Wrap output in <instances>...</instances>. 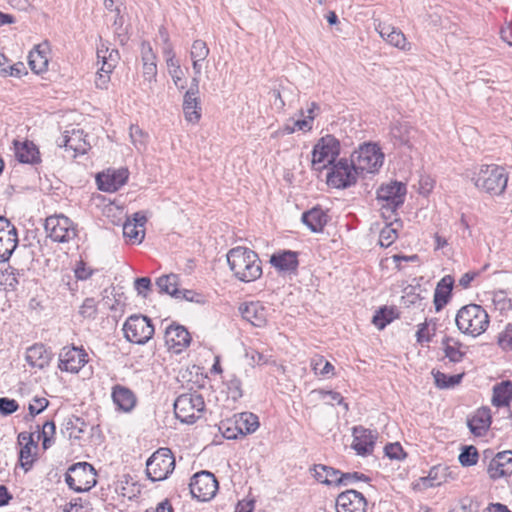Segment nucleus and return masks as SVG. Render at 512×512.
Returning a JSON list of instances; mask_svg holds the SVG:
<instances>
[{
    "label": "nucleus",
    "instance_id": "obj_1",
    "mask_svg": "<svg viewBox=\"0 0 512 512\" xmlns=\"http://www.w3.org/2000/svg\"><path fill=\"white\" fill-rule=\"evenodd\" d=\"M227 262L234 276L242 282H253L262 275L261 260L246 247H235L227 253Z\"/></svg>",
    "mask_w": 512,
    "mask_h": 512
},
{
    "label": "nucleus",
    "instance_id": "obj_2",
    "mask_svg": "<svg viewBox=\"0 0 512 512\" xmlns=\"http://www.w3.org/2000/svg\"><path fill=\"white\" fill-rule=\"evenodd\" d=\"M457 329L464 335L476 338L482 335L490 324L487 311L478 304L461 307L455 316Z\"/></svg>",
    "mask_w": 512,
    "mask_h": 512
},
{
    "label": "nucleus",
    "instance_id": "obj_3",
    "mask_svg": "<svg viewBox=\"0 0 512 512\" xmlns=\"http://www.w3.org/2000/svg\"><path fill=\"white\" fill-rule=\"evenodd\" d=\"M471 181L480 191L490 195H501L507 187L508 174L501 166L481 165L473 172Z\"/></svg>",
    "mask_w": 512,
    "mask_h": 512
},
{
    "label": "nucleus",
    "instance_id": "obj_4",
    "mask_svg": "<svg viewBox=\"0 0 512 512\" xmlns=\"http://www.w3.org/2000/svg\"><path fill=\"white\" fill-rule=\"evenodd\" d=\"M205 409L204 398L197 392L184 393L174 402L176 417L183 423L192 424L202 417Z\"/></svg>",
    "mask_w": 512,
    "mask_h": 512
},
{
    "label": "nucleus",
    "instance_id": "obj_5",
    "mask_svg": "<svg viewBox=\"0 0 512 512\" xmlns=\"http://www.w3.org/2000/svg\"><path fill=\"white\" fill-rule=\"evenodd\" d=\"M351 161L359 173H375L383 165L384 154L374 143H364L351 154Z\"/></svg>",
    "mask_w": 512,
    "mask_h": 512
},
{
    "label": "nucleus",
    "instance_id": "obj_6",
    "mask_svg": "<svg viewBox=\"0 0 512 512\" xmlns=\"http://www.w3.org/2000/svg\"><path fill=\"white\" fill-rule=\"evenodd\" d=\"M175 468V458L169 448H160L146 462V473L152 481L166 479Z\"/></svg>",
    "mask_w": 512,
    "mask_h": 512
},
{
    "label": "nucleus",
    "instance_id": "obj_7",
    "mask_svg": "<svg viewBox=\"0 0 512 512\" xmlns=\"http://www.w3.org/2000/svg\"><path fill=\"white\" fill-rule=\"evenodd\" d=\"M65 481L75 492H85L96 485V474L92 465L87 462H79L68 469Z\"/></svg>",
    "mask_w": 512,
    "mask_h": 512
},
{
    "label": "nucleus",
    "instance_id": "obj_8",
    "mask_svg": "<svg viewBox=\"0 0 512 512\" xmlns=\"http://www.w3.org/2000/svg\"><path fill=\"white\" fill-rule=\"evenodd\" d=\"M339 153V141L332 135H326L320 138L313 147L312 166L317 170H322L327 165L334 164Z\"/></svg>",
    "mask_w": 512,
    "mask_h": 512
},
{
    "label": "nucleus",
    "instance_id": "obj_9",
    "mask_svg": "<svg viewBox=\"0 0 512 512\" xmlns=\"http://www.w3.org/2000/svg\"><path fill=\"white\" fill-rule=\"evenodd\" d=\"M123 331L129 342L142 345L152 338L154 326L146 316L131 315L125 321Z\"/></svg>",
    "mask_w": 512,
    "mask_h": 512
},
{
    "label": "nucleus",
    "instance_id": "obj_10",
    "mask_svg": "<svg viewBox=\"0 0 512 512\" xmlns=\"http://www.w3.org/2000/svg\"><path fill=\"white\" fill-rule=\"evenodd\" d=\"M359 172L347 159L334 163L327 174V184L336 189H345L356 184Z\"/></svg>",
    "mask_w": 512,
    "mask_h": 512
},
{
    "label": "nucleus",
    "instance_id": "obj_11",
    "mask_svg": "<svg viewBox=\"0 0 512 512\" xmlns=\"http://www.w3.org/2000/svg\"><path fill=\"white\" fill-rule=\"evenodd\" d=\"M406 195V186L401 182H391L382 185L377 190V201L383 210L387 212H395L403 205Z\"/></svg>",
    "mask_w": 512,
    "mask_h": 512
},
{
    "label": "nucleus",
    "instance_id": "obj_12",
    "mask_svg": "<svg viewBox=\"0 0 512 512\" xmlns=\"http://www.w3.org/2000/svg\"><path fill=\"white\" fill-rule=\"evenodd\" d=\"M190 493L193 498L205 502L211 500L218 490V481L215 476L208 471H201L191 478Z\"/></svg>",
    "mask_w": 512,
    "mask_h": 512
},
{
    "label": "nucleus",
    "instance_id": "obj_13",
    "mask_svg": "<svg viewBox=\"0 0 512 512\" xmlns=\"http://www.w3.org/2000/svg\"><path fill=\"white\" fill-rule=\"evenodd\" d=\"M45 230L54 241L65 243L76 236V228L73 222L64 215L50 216L45 221Z\"/></svg>",
    "mask_w": 512,
    "mask_h": 512
},
{
    "label": "nucleus",
    "instance_id": "obj_14",
    "mask_svg": "<svg viewBox=\"0 0 512 512\" xmlns=\"http://www.w3.org/2000/svg\"><path fill=\"white\" fill-rule=\"evenodd\" d=\"M87 362L88 354L84 349L66 346L59 353L58 367L61 371L78 373Z\"/></svg>",
    "mask_w": 512,
    "mask_h": 512
},
{
    "label": "nucleus",
    "instance_id": "obj_15",
    "mask_svg": "<svg viewBox=\"0 0 512 512\" xmlns=\"http://www.w3.org/2000/svg\"><path fill=\"white\" fill-rule=\"evenodd\" d=\"M336 509L337 512H366L367 500L356 490H346L338 495Z\"/></svg>",
    "mask_w": 512,
    "mask_h": 512
},
{
    "label": "nucleus",
    "instance_id": "obj_16",
    "mask_svg": "<svg viewBox=\"0 0 512 512\" xmlns=\"http://www.w3.org/2000/svg\"><path fill=\"white\" fill-rule=\"evenodd\" d=\"M164 339L168 349L176 354L181 353L191 342L190 333L181 325H169L165 329Z\"/></svg>",
    "mask_w": 512,
    "mask_h": 512
},
{
    "label": "nucleus",
    "instance_id": "obj_17",
    "mask_svg": "<svg viewBox=\"0 0 512 512\" xmlns=\"http://www.w3.org/2000/svg\"><path fill=\"white\" fill-rule=\"evenodd\" d=\"M377 433L362 426L353 428L352 448L357 455L367 456L373 453Z\"/></svg>",
    "mask_w": 512,
    "mask_h": 512
},
{
    "label": "nucleus",
    "instance_id": "obj_18",
    "mask_svg": "<svg viewBox=\"0 0 512 512\" xmlns=\"http://www.w3.org/2000/svg\"><path fill=\"white\" fill-rule=\"evenodd\" d=\"M269 262L280 274L296 273L299 266L298 252L279 250L271 255Z\"/></svg>",
    "mask_w": 512,
    "mask_h": 512
},
{
    "label": "nucleus",
    "instance_id": "obj_19",
    "mask_svg": "<svg viewBox=\"0 0 512 512\" xmlns=\"http://www.w3.org/2000/svg\"><path fill=\"white\" fill-rule=\"evenodd\" d=\"M128 176L129 172L125 168L99 174L96 178L98 188L105 192H115L126 183Z\"/></svg>",
    "mask_w": 512,
    "mask_h": 512
},
{
    "label": "nucleus",
    "instance_id": "obj_20",
    "mask_svg": "<svg viewBox=\"0 0 512 512\" xmlns=\"http://www.w3.org/2000/svg\"><path fill=\"white\" fill-rule=\"evenodd\" d=\"M488 474L492 479H499L512 474V451L499 452L490 461Z\"/></svg>",
    "mask_w": 512,
    "mask_h": 512
},
{
    "label": "nucleus",
    "instance_id": "obj_21",
    "mask_svg": "<svg viewBox=\"0 0 512 512\" xmlns=\"http://www.w3.org/2000/svg\"><path fill=\"white\" fill-rule=\"evenodd\" d=\"M147 222L146 215L136 212L132 219H127L123 224V235L133 243H141L144 239V225Z\"/></svg>",
    "mask_w": 512,
    "mask_h": 512
},
{
    "label": "nucleus",
    "instance_id": "obj_22",
    "mask_svg": "<svg viewBox=\"0 0 512 512\" xmlns=\"http://www.w3.org/2000/svg\"><path fill=\"white\" fill-rule=\"evenodd\" d=\"M111 397L118 410L125 413L131 412L137 404L135 393L128 387L120 384L112 387Z\"/></svg>",
    "mask_w": 512,
    "mask_h": 512
},
{
    "label": "nucleus",
    "instance_id": "obj_23",
    "mask_svg": "<svg viewBox=\"0 0 512 512\" xmlns=\"http://www.w3.org/2000/svg\"><path fill=\"white\" fill-rule=\"evenodd\" d=\"M199 88L190 87L183 99V113L186 121L196 124L201 118L200 100L197 96Z\"/></svg>",
    "mask_w": 512,
    "mask_h": 512
},
{
    "label": "nucleus",
    "instance_id": "obj_24",
    "mask_svg": "<svg viewBox=\"0 0 512 512\" xmlns=\"http://www.w3.org/2000/svg\"><path fill=\"white\" fill-rule=\"evenodd\" d=\"M416 130L406 121H396L391 125L390 136L395 145L412 148L411 140Z\"/></svg>",
    "mask_w": 512,
    "mask_h": 512
},
{
    "label": "nucleus",
    "instance_id": "obj_25",
    "mask_svg": "<svg viewBox=\"0 0 512 512\" xmlns=\"http://www.w3.org/2000/svg\"><path fill=\"white\" fill-rule=\"evenodd\" d=\"M50 46L42 42L29 53L28 62L32 71L39 74L47 70L49 63Z\"/></svg>",
    "mask_w": 512,
    "mask_h": 512
},
{
    "label": "nucleus",
    "instance_id": "obj_26",
    "mask_svg": "<svg viewBox=\"0 0 512 512\" xmlns=\"http://www.w3.org/2000/svg\"><path fill=\"white\" fill-rule=\"evenodd\" d=\"M83 132L81 130L66 131L65 134L57 140L59 147H65L72 150L76 156L77 154H84L87 151L88 144L82 138Z\"/></svg>",
    "mask_w": 512,
    "mask_h": 512
},
{
    "label": "nucleus",
    "instance_id": "obj_27",
    "mask_svg": "<svg viewBox=\"0 0 512 512\" xmlns=\"http://www.w3.org/2000/svg\"><path fill=\"white\" fill-rule=\"evenodd\" d=\"M454 285V278L451 275L444 276L437 284L434 291L433 303L436 311H440L450 300Z\"/></svg>",
    "mask_w": 512,
    "mask_h": 512
},
{
    "label": "nucleus",
    "instance_id": "obj_28",
    "mask_svg": "<svg viewBox=\"0 0 512 512\" xmlns=\"http://www.w3.org/2000/svg\"><path fill=\"white\" fill-rule=\"evenodd\" d=\"M467 425L472 434L483 436L491 425V414L488 408L478 409L474 415L468 419Z\"/></svg>",
    "mask_w": 512,
    "mask_h": 512
},
{
    "label": "nucleus",
    "instance_id": "obj_29",
    "mask_svg": "<svg viewBox=\"0 0 512 512\" xmlns=\"http://www.w3.org/2000/svg\"><path fill=\"white\" fill-rule=\"evenodd\" d=\"M240 311L242 317L254 326L261 327L266 323V310L259 302H250L241 307Z\"/></svg>",
    "mask_w": 512,
    "mask_h": 512
},
{
    "label": "nucleus",
    "instance_id": "obj_30",
    "mask_svg": "<svg viewBox=\"0 0 512 512\" xmlns=\"http://www.w3.org/2000/svg\"><path fill=\"white\" fill-rule=\"evenodd\" d=\"M16 158L21 163L35 164L40 161V153L33 142H14Z\"/></svg>",
    "mask_w": 512,
    "mask_h": 512
},
{
    "label": "nucleus",
    "instance_id": "obj_31",
    "mask_svg": "<svg viewBox=\"0 0 512 512\" xmlns=\"http://www.w3.org/2000/svg\"><path fill=\"white\" fill-rule=\"evenodd\" d=\"M25 358L30 366L42 369L49 364L51 356L43 344H35L27 349Z\"/></svg>",
    "mask_w": 512,
    "mask_h": 512
},
{
    "label": "nucleus",
    "instance_id": "obj_32",
    "mask_svg": "<svg viewBox=\"0 0 512 512\" xmlns=\"http://www.w3.org/2000/svg\"><path fill=\"white\" fill-rule=\"evenodd\" d=\"M233 424L241 436L254 433L259 427L258 416L251 412H243L233 417Z\"/></svg>",
    "mask_w": 512,
    "mask_h": 512
},
{
    "label": "nucleus",
    "instance_id": "obj_33",
    "mask_svg": "<svg viewBox=\"0 0 512 512\" xmlns=\"http://www.w3.org/2000/svg\"><path fill=\"white\" fill-rule=\"evenodd\" d=\"M302 222L312 231L321 232L328 222V215L318 207L302 214Z\"/></svg>",
    "mask_w": 512,
    "mask_h": 512
},
{
    "label": "nucleus",
    "instance_id": "obj_34",
    "mask_svg": "<svg viewBox=\"0 0 512 512\" xmlns=\"http://www.w3.org/2000/svg\"><path fill=\"white\" fill-rule=\"evenodd\" d=\"M18 243L16 228L0 233V261H7Z\"/></svg>",
    "mask_w": 512,
    "mask_h": 512
},
{
    "label": "nucleus",
    "instance_id": "obj_35",
    "mask_svg": "<svg viewBox=\"0 0 512 512\" xmlns=\"http://www.w3.org/2000/svg\"><path fill=\"white\" fill-rule=\"evenodd\" d=\"M314 478L322 484L338 486V478L340 470L323 464L314 465L313 467Z\"/></svg>",
    "mask_w": 512,
    "mask_h": 512
},
{
    "label": "nucleus",
    "instance_id": "obj_36",
    "mask_svg": "<svg viewBox=\"0 0 512 512\" xmlns=\"http://www.w3.org/2000/svg\"><path fill=\"white\" fill-rule=\"evenodd\" d=\"M512 400V382L502 381L493 388L492 404L497 407L508 406Z\"/></svg>",
    "mask_w": 512,
    "mask_h": 512
},
{
    "label": "nucleus",
    "instance_id": "obj_37",
    "mask_svg": "<svg viewBox=\"0 0 512 512\" xmlns=\"http://www.w3.org/2000/svg\"><path fill=\"white\" fill-rule=\"evenodd\" d=\"M18 440L20 443L25 442V445L21 448L19 453V460L21 466L27 471L30 469L33 463V457L31 453V446H36L33 435L30 433L22 432L18 436Z\"/></svg>",
    "mask_w": 512,
    "mask_h": 512
},
{
    "label": "nucleus",
    "instance_id": "obj_38",
    "mask_svg": "<svg viewBox=\"0 0 512 512\" xmlns=\"http://www.w3.org/2000/svg\"><path fill=\"white\" fill-rule=\"evenodd\" d=\"M156 286L159 293H164L176 297L179 293V276L174 273L162 275L156 280Z\"/></svg>",
    "mask_w": 512,
    "mask_h": 512
},
{
    "label": "nucleus",
    "instance_id": "obj_39",
    "mask_svg": "<svg viewBox=\"0 0 512 512\" xmlns=\"http://www.w3.org/2000/svg\"><path fill=\"white\" fill-rule=\"evenodd\" d=\"M97 58L102 61L101 71L112 72L119 59V53L115 49H109L105 44L97 48Z\"/></svg>",
    "mask_w": 512,
    "mask_h": 512
},
{
    "label": "nucleus",
    "instance_id": "obj_40",
    "mask_svg": "<svg viewBox=\"0 0 512 512\" xmlns=\"http://www.w3.org/2000/svg\"><path fill=\"white\" fill-rule=\"evenodd\" d=\"M445 356L453 363L462 361L465 351L462 350L463 344L458 340L447 337L442 342Z\"/></svg>",
    "mask_w": 512,
    "mask_h": 512
},
{
    "label": "nucleus",
    "instance_id": "obj_41",
    "mask_svg": "<svg viewBox=\"0 0 512 512\" xmlns=\"http://www.w3.org/2000/svg\"><path fill=\"white\" fill-rule=\"evenodd\" d=\"M435 384L438 388L444 389V388H451L455 385L459 384L463 378V374H456V375H446L443 372L436 371L432 372Z\"/></svg>",
    "mask_w": 512,
    "mask_h": 512
},
{
    "label": "nucleus",
    "instance_id": "obj_42",
    "mask_svg": "<svg viewBox=\"0 0 512 512\" xmlns=\"http://www.w3.org/2000/svg\"><path fill=\"white\" fill-rule=\"evenodd\" d=\"M312 370L317 375L329 377L333 375L334 367L323 356H315L311 359Z\"/></svg>",
    "mask_w": 512,
    "mask_h": 512
},
{
    "label": "nucleus",
    "instance_id": "obj_43",
    "mask_svg": "<svg viewBox=\"0 0 512 512\" xmlns=\"http://www.w3.org/2000/svg\"><path fill=\"white\" fill-rule=\"evenodd\" d=\"M225 384L228 389V395L231 399L236 401L243 396L242 382L235 374L227 375Z\"/></svg>",
    "mask_w": 512,
    "mask_h": 512
},
{
    "label": "nucleus",
    "instance_id": "obj_44",
    "mask_svg": "<svg viewBox=\"0 0 512 512\" xmlns=\"http://www.w3.org/2000/svg\"><path fill=\"white\" fill-rule=\"evenodd\" d=\"M210 49L207 46L206 42L197 39L194 40L190 49V58L198 61H205L209 56Z\"/></svg>",
    "mask_w": 512,
    "mask_h": 512
},
{
    "label": "nucleus",
    "instance_id": "obj_45",
    "mask_svg": "<svg viewBox=\"0 0 512 512\" xmlns=\"http://www.w3.org/2000/svg\"><path fill=\"white\" fill-rule=\"evenodd\" d=\"M393 310L388 309L387 307L380 308L372 318V323L380 330L384 329L387 324H389L393 318Z\"/></svg>",
    "mask_w": 512,
    "mask_h": 512
},
{
    "label": "nucleus",
    "instance_id": "obj_46",
    "mask_svg": "<svg viewBox=\"0 0 512 512\" xmlns=\"http://www.w3.org/2000/svg\"><path fill=\"white\" fill-rule=\"evenodd\" d=\"M55 432L56 426L53 421H46L43 424L39 438H42V446L44 449H48L53 444Z\"/></svg>",
    "mask_w": 512,
    "mask_h": 512
},
{
    "label": "nucleus",
    "instance_id": "obj_47",
    "mask_svg": "<svg viewBox=\"0 0 512 512\" xmlns=\"http://www.w3.org/2000/svg\"><path fill=\"white\" fill-rule=\"evenodd\" d=\"M397 239V228L393 227V223L385 225L379 234V244L382 247H389Z\"/></svg>",
    "mask_w": 512,
    "mask_h": 512
},
{
    "label": "nucleus",
    "instance_id": "obj_48",
    "mask_svg": "<svg viewBox=\"0 0 512 512\" xmlns=\"http://www.w3.org/2000/svg\"><path fill=\"white\" fill-rule=\"evenodd\" d=\"M388 43L401 50L410 49V43L407 42L405 35L401 32V30L395 28L394 26L391 27Z\"/></svg>",
    "mask_w": 512,
    "mask_h": 512
},
{
    "label": "nucleus",
    "instance_id": "obj_49",
    "mask_svg": "<svg viewBox=\"0 0 512 512\" xmlns=\"http://www.w3.org/2000/svg\"><path fill=\"white\" fill-rule=\"evenodd\" d=\"M478 457L477 449L474 446H465L459 455V462L462 466H473L477 463Z\"/></svg>",
    "mask_w": 512,
    "mask_h": 512
},
{
    "label": "nucleus",
    "instance_id": "obj_50",
    "mask_svg": "<svg viewBox=\"0 0 512 512\" xmlns=\"http://www.w3.org/2000/svg\"><path fill=\"white\" fill-rule=\"evenodd\" d=\"M167 68H168V73L169 75L172 77L173 79V82L174 84L183 89L184 86L183 85H179V83L182 81L183 79V76H184V73H183V70L180 66V63L178 60H172V59H168L167 60Z\"/></svg>",
    "mask_w": 512,
    "mask_h": 512
},
{
    "label": "nucleus",
    "instance_id": "obj_51",
    "mask_svg": "<svg viewBox=\"0 0 512 512\" xmlns=\"http://www.w3.org/2000/svg\"><path fill=\"white\" fill-rule=\"evenodd\" d=\"M357 481L369 482L370 478L360 472L342 473L340 471V476L338 478V486H347Z\"/></svg>",
    "mask_w": 512,
    "mask_h": 512
},
{
    "label": "nucleus",
    "instance_id": "obj_52",
    "mask_svg": "<svg viewBox=\"0 0 512 512\" xmlns=\"http://www.w3.org/2000/svg\"><path fill=\"white\" fill-rule=\"evenodd\" d=\"M97 312V302L94 298H86L79 308V314L87 319H95Z\"/></svg>",
    "mask_w": 512,
    "mask_h": 512
},
{
    "label": "nucleus",
    "instance_id": "obj_53",
    "mask_svg": "<svg viewBox=\"0 0 512 512\" xmlns=\"http://www.w3.org/2000/svg\"><path fill=\"white\" fill-rule=\"evenodd\" d=\"M49 405V401L44 397H34L28 406L29 416L35 417L43 412Z\"/></svg>",
    "mask_w": 512,
    "mask_h": 512
},
{
    "label": "nucleus",
    "instance_id": "obj_54",
    "mask_svg": "<svg viewBox=\"0 0 512 512\" xmlns=\"http://www.w3.org/2000/svg\"><path fill=\"white\" fill-rule=\"evenodd\" d=\"M175 299L186 300L189 302H195V303H201V304L205 302L204 296L202 294L197 293L193 290L180 289V288H179V293H177Z\"/></svg>",
    "mask_w": 512,
    "mask_h": 512
},
{
    "label": "nucleus",
    "instance_id": "obj_55",
    "mask_svg": "<svg viewBox=\"0 0 512 512\" xmlns=\"http://www.w3.org/2000/svg\"><path fill=\"white\" fill-rule=\"evenodd\" d=\"M316 392L320 395V397L323 400H326L327 403L333 404L334 402H336L339 405H344V408L346 410H348V404L344 403V399L340 393L335 392V391H325V390H317Z\"/></svg>",
    "mask_w": 512,
    "mask_h": 512
},
{
    "label": "nucleus",
    "instance_id": "obj_56",
    "mask_svg": "<svg viewBox=\"0 0 512 512\" xmlns=\"http://www.w3.org/2000/svg\"><path fill=\"white\" fill-rule=\"evenodd\" d=\"M19 405L16 400L7 397L0 398V414L3 416L11 415L16 412Z\"/></svg>",
    "mask_w": 512,
    "mask_h": 512
},
{
    "label": "nucleus",
    "instance_id": "obj_57",
    "mask_svg": "<svg viewBox=\"0 0 512 512\" xmlns=\"http://www.w3.org/2000/svg\"><path fill=\"white\" fill-rule=\"evenodd\" d=\"M130 137L137 149L145 146L147 136L138 126L132 125L130 127Z\"/></svg>",
    "mask_w": 512,
    "mask_h": 512
},
{
    "label": "nucleus",
    "instance_id": "obj_58",
    "mask_svg": "<svg viewBox=\"0 0 512 512\" xmlns=\"http://www.w3.org/2000/svg\"><path fill=\"white\" fill-rule=\"evenodd\" d=\"M384 451L390 459L400 460L405 456L403 448L398 442L387 444Z\"/></svg>",
    "mask_w": 512,
    "mask_h": 512
},
{
    "label": "nucleus",
    "instance_id": "obj_59",
    "mask_svg": "<svg viewBox=\"0 0 512 512\" xmlns=\"http://www.w3.org/2000/svg\"><path fill=\"white\" fill-rule=\"evenodd\" d=\"M220 430L226 439H237L238 435H240L236 425L233 424V419L221 422Z\"/></svg>",
    "mask_w": 512,
    "mask_h": 512
},
{
    "label": "nucleus",
    "instance_id": "obj_60",
    "mask_svg": "<svg viewBox=\"0 0 512 512\" xmlns=\"http://www.w3.org/2000/svg\"><path fill=\"white\" fill-rule=\"evenodd\" d=\"M138 295L147 296V292L151 290V280L148 277L137 278L134 283Z\"/></svg>",
    "mask_w": 512,
    "mask_h": 512
},
{
    "label": "nucleus",
    "instance_id": "obj_61",
    "mask_svg": "<svg viewBox=\"0 0 512 512\" xmlns=\"http://www.w3.org/2000/svg\"><path fill=\"white\" fill-rule=\"evenodd\" d=\"M498 343L502 348L512 350V325H508L499 335Z\"/></svg>",
    "mask_w": 512,
    "mask_h": 512
},
{
    "label": "nucleus",
    "instance_id": "obj_62",
    "mask_svg": "<svg viewBox=\"0 0 512 512\" xmlns=\"http://www.w3.org/2000/svg\"><path fill=\"white\" fill-rule=\"evenodd\" d=\"M75 277L78 280H87L94 272L91 268L87 267L83 261H79L75 267Z\"/></svg>",
    "mask_w": 512,
    "mask_h": 512
},
{
    "label": "nucleus",
    "instance_id": "obj_63",
    "mask_svg": "<svg viewBox=\"0 0 512 512\" xmlns=\"http://www.w3.org/2000/svg\"><path fill=\"white\" fill-rule=\"evenodd\" d=\"M141 56L143 63L150 62L156 63V56L153 52V49L148 42H143L141 45Z\"/></svg>",
    "mask_w": 512,
    "mask_h": 512
},
{
    "label": "nucleus",
    "instance_id": "obj_64",
    "mask_svg": "<svg viewBox=\"0 0 512 512\" xmlns=\"http://www.w3.org/2000/svg\"><path fill=\"white\" fill-rule=\"evenodd\" d=\"M23 274L14 268H9L6 270L5 282L6 284L14 289L16 285L19 283V277Z\"/></svg>",
    "mask_w": 512,
    "mask_h": 512
}]
</instances>
